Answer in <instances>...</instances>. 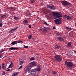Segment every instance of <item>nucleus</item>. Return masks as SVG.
Returning a JSON list of instances; mask_svg holds the SVG:
<instances>
[{
	"label": "nucleus",
	"mask_w": 76,
	"mask_h": 76,
	"mask_svg": "<svg viewBox=\"0 0 76 76\" xmlns=\"http://www.w3.org/2000/svg\"><path fill=\"white\" fill-rule=\"evenodd\" d=\"M44 23L45 25H46L47 26H48L49 25L46 22H45Z\"/></svg>",
	"instance_id": "obj_31"
},
{
	"label": "nucleus",
	"mask_w": 76,
	"mask_h": 76,
	"mask_svg": "<svg viewBox=\"0 0 76 76\" xmlns=\"http://www.w3.org/2000/svg\"><path fill=\"white\" fill-rule=\"evenodd\" d=\"M58 39L59 41H64V39H63V38L61 37H58Z\"/></svg>",
	"instance_id": "obj_13"
},
{
	"label": "nucleus",
	"mask_w": 76,
	"mask_h": 76,
	"mask_svg": "<svg viewBox=\"0 0 76 76\" xmlns=\"http://www.w3.org/2000/svg\"><path fill=\"white\" fill-rule=\"evenodd\" d=\"M0 18V22H2V20Z\"/></svg>",
	"instance_id": "obj_44"
},
{
	"label": "nucleus",
	"mask_w": 76,
	"mask_h": 76,
	"mask_svg": "<svg viewBox=\"0 0 76 76\" xmlns=\"http://www.w3.org/2000/svg\"><path fill=\"white\" fill-rule=\"evenodd\" d=\"M32 38V36L31 35H29L28 37V39H31Z\"/></svg>",
	"instance_id": "obj_23"
},
{
	"label": "nucleus",
	"mask_w": 76,
	"mask_h": 76,
	"mask_svg": "<svg viewBox=\"0 0 76 76\" xmlns=\"http://www.w3.org/2000/svg\"><path fill=\"white\" fill-rule=\"evenodd\" d=\"M28 72L29 75H32L33 74H35L37 72L36 71V69H32L30 70H28Z\"/></svg>",
	"instance_id": "obj_6"
},
{
	"label": "nucleus",
	"mask_w": 76,
	"mask_h": 76,
	"mask_svg": "<svg viewBox=\"0 0 76 76\" xmlns=\"http://www.w3.org/2000/svg\"><path fill=\"white\" fill-rule=\"evenodd\" d=\"M3 26V23L0 22V27H1Z\"/></svg>",
	"instance_id": "obj_32"
},
{
	"label": "nucleus",
	"mask_w": 76,
	"mask_h": 76,
	"mask_svg": "<svg viewBox=\"0 0 76 76\" xmlns=\"http://www.w3.org/2000/svg\"><path fill=\"white\" fill-rule=\"evenodd\" d=\"M64 18L65 19H66L68 20H70L72 19V18L71 16L69 15H64Z\"/></svg>",
	"instance_id": "obj_7"
},
{
	"label": "nucleus",
	"mask_w": 76,
	"mask_h": 76,
	"mask_svg": "<svg viewBox=\"0 0 76 76\" xmlns=\"http://www.w3.org/2000/svg\"><path fill=\"white\" fill-rule=\"evenodd\" d=\"M1 18L2 19H4L6 17V15H1Z\"/></svg>",
	"instance_id": "obj_14"
},
{
	"label": "nucleus",
	"mask_w": 76,
	"mask_h": 76,
	"mask_svg": "<svg viewBox=\"0 0 76 76\" xmlns=\"http://www.w3.org/2000/svg\"><path fill=\"white\" fill-rule=\"evenodd\" d=\"M53 16H55L56 18H60L62 17V15L60 14V12H53Z\"/></svg>",
	"instance_id": "obj_2"
},
{
	"label": "nucleus",
	"mask_w": 76,
	"mask_h": 76,
	"mask_svg": "<svg viewBox=\"0 0 76 76\" xmlns=\"http://www.w3.org/2000/svg\"><path fill=\"white\" fill-rule=\"evenodd\" d=\"M66 28L67 31H69V30H72V29L71 28H69L68 27H66Z\"/></svg>",
	"instance_id": "obj_25"
},
{
	"label": "nucleus",
	"mask_w": 76,
	"mask_h": 76,
	"mask_svg": "<svg viewBox=\"0 0 76 76\" xmlns=\"http://www.w3.org/2000/svg\"><path fill=\"white\" fill-rule=\"evenodd\" d=\"M18 48H9V50H18Z\"/></svg>",
	"instance_id": "obj_17"
},
{
	"label": "nucleus",
	"mask_w": 76,
	"mask_h": 76,
	"mask_svg": "<svg viewBox=\"0 0 76 76\" xmlns=\"http://www.w3.org/2000/svg\"><path fill=\"white\" fill-rule=\"evenodd\" d=\"M72 43L70 42H69V43H68L67 45V46H68L69 47H70L71 48L72 47Z\"/></svg>",
	"instance_id": "obj_15"
},
{
	"label": "nucleus",
	"mask_w": 76,
	"mask_h": 76,
	"mask_svg": "<svg viewBox=\"0 0 76 76\" xmlns=\"http://www.w3.org/2000/svg\"><path fill=\"white\" fill-rule=\"evenodd\" d=\"M18 28H15L13 29H11V30L9 31V32L10 33H13V31H16V30Z\"/></svg>",
	"instance_id": "obj_11"
},
{
	"label": "nucleus",
	"mask_w": 76,
	"mask_h": 76,
	"mask_svg": "<svg viewBox=\"0 0 76 76\" xmlns=\"http://www.w3.org/2000/svg\"><path fill=\"white\" fill-rule=\"evenodd\" d=\"M28 71V70H26V73H27V71Z\"/></svg>",
	"instance_id": "obj_49"
},
{
	"label": "nucleus",
	"mask_w": 76,
	"mask_h": 76,
	"mask_svg": "<svg viewBox=\"0 0 76 76\" xmlns=\"http://www.w3.org/2000/svg\"><path fill=\"white\" fill-rule=\"evenodd\" d=\"M17 74L18 73H17V72H15L13 73L12 75L13 76H16L17 75Z\"/></svg>",
	"instance_id": "obj_22"
},
{
	"label": "nucleus",
	"mask_w": 76,
	"mask_h": 76,
	"mask_svg": "<svg viewBox=\"0 0 76 76\" xmlns=\"http://www.w3.org/2000/svg\"><path fill=\"white\" fill-rule=\"evenodd\" d=\"M2 68L4 69V64H2Z\"/></svg>",
	"instance_id": "obj_29"
},
{
	"label": "nucleus",
	"mask_w": 76,
	"mask_h": 76,
	"mask_svg": "<svg viewBox=\"0 0 76 76\" xmlns=\"http://www.w3.org/2000/svg\"><path fill=\"white\" fill-rule=\"evenodd\" d=\"M60 2L61 3L62 6H65V7L69 6V5H70L71 4L70 3L66 1H61Z\"/></svg>",
	"instance_id": "obj_1"
},
{
	"label": "nucleus",
	"mask_w": 76,
	"mask_h": 76,
	"mask_svg": "<svg viewBox=\"0 0 76 76\" xmlns=\"http://www.w3.org/2000/svg\"><path fill=\"white\" fill-rule=\"evenodd\" d=\"M5 50L2 49V50L0 51V54H1V53H3V51H4Z\"/></svg>",
	"instance_id": "obj_33"
},
{
	"label": "nucleus",
	"mask_w": 76,
	"mask_h": 76,
	"mask_svg": "<svg viewBox=\"0 0 76 76\" xmlns=\"http://www.w3.org/2000/svg\"><path fill=\"white\" fill-rule=\"evenodd\" d=\"M74 52L75 53V54H76V50H74Z\"/></svg>",
	"instance_id": "obj_47"
},
{
	"label": "nucleus",
	"mask_w": 76,
	"mask_h": 76,
	"mask_svg": "<svg viewBox=\"0 0 76 76\" xmlns=\"http://www.w3.org/2000/svg\"><path fill=\"white\" fill-rule=\"evenodd\" d=\"M32 66L31 65H29L28 66L27 69H28V70H30V69L32 68Z\"/></svg>",
	"instance_id": "obj_21"
},
{
	"label": "nucleus",
	"mask_w": 76,
	"mask_h": 76,
	"mask_svg": "<svg viewBox=\"0 0 76 76\" xmlns=\"http://www.w3.org/2000/svg\"><path fill=\"white\" fill-rule=\"evenodd\" d=\"M11 48H13V47H11Z\"/></svg>",
	"instance_id": "obj_53"
},
{
	"label": "nucleus",
	"mask_w": 76,
	"mask_h": 76,
	"mask_svg": "<svg viewBox=\"0 0 76 76\" xmlns=\"http://www.w3.org/2000/svg\"><path fill=\"white\" fill-rule=\"evenodd\" d=\"M61 18H60L59 19H59V20H61Z\"/></svg>",
	"instance_id": "obj_45"
},
{
	"label": "nucleus",
	"mask_w": 76,
	"mask_h": 76,
	"mask_svg": "<svg viewBox=\"0 0 76 76\" xmlns=\"http://www.w3.org/2000/svg\"><path fill=\"white\" fill-rule=\"evenodd\" d=\"M31 2L32 3H34L35 2V1H34V0H31Z\"/></svg>",
	"instance_id": "obj_35"
},
{
	"label": "nucleus",
	"mask_w": 76,
	"mask_h": 76,
	"mask_svg": "<svg viewBox=\"0 0 76 76\" xmlns=\"http://www.w3.org/2000/svg\"><path fill=\"white\" fill-rule=\"evenodd\" d=\"M2 74L3 75H6V73H5V72H4L2 73Z\"/></svg>",
	"instance_id": "obj_36"
},
{
	"label": "nucleus",
	"mask_w": 76,
	"mask_h": 76,
	"mask_svg": "<svg viewBox=\"0 0 76 76\" xmlns=\"http://www.w3.org/2000/svg\"><path fill=\"white\" fill-rule=\"evenodd\" d=\"M17 41H15L12 42L11 44L12 45H16V44H17Z\"/></svg>",
	"instance_id": "obj_12"
},
{
	"label": "nucleus",
	"mask_w": 76,
	"mask_h": 76,
	"mask_svg": "<svg viewBox=\"0 0 76 76\" xmlns=\"http://www.w3.org/2000/svg\"><path fill=\"white\" fill-rule=\"evenodd\" d=\"M57 48H61V46L60 45H58V46H57Z\"/></svg>",
	"instance_id": "obj_38"
},
{
	"label": "nucleus",
	"mask_w": 76,
	"mask_h": 76,
	"mask_svg": "<svg viewBox=\"0 0 76 76\" xmlns=\"http://www.w3.org/2000/svg\"><path fill=\"white\" fill-rule=\"evenodd\" d=\"M69 56H73V53L72 51H71L69 53Z\"/></svg>",
	"instance_id": "obj_24"
},
{
	"label": "nucleus",
	"mask_w": 76,
	"mask_h": 76,
	"mask_svg": "<svg viewBox=\"0 0 76 76\" xmlns=\"http://www.w3.org/2000/svg\"><path fill=\"white\" fill-rule=\"evenodd\" d=\"M36 67H37L36 69V70L37 72H39L41 70V68L40 66L39 65H36Z\"/></svg>",
	"instance_id": "obj_9"
},
{
	"label": "nucleus",
	"mask_w": 76,
	"mask_h": 76,
	"mask_svg": "<svg viewBox=\"0 0 76 76\" xmlns=\"http://www.w3.org/2000/svg\"><path fill=\"white\" fill-rule=\"evenodd\" d=\"M1 66H0V70H1Z\"/></svg>",
	"instance_id": "obj_50"
},
{
	"label": "nucleus",
	"mask_w": 76,
	"mask_h": 76,
	"mask_svg": "<svg viewBox=\"0 0 76 76\" xmlns=\"http://www.w3.org/2000/svg\"><path fill=\"white\" fill-rule=\"evenodd\" d=\"M67 51H69V52H70L71 50L67 49Z\"/></svg>",
	"instance_id": "obj_40"
},
{
	"label": "nucleus",
	"mask_w": 76,
	"mask_h": 76,
	"mask_svg": "<svg viewBox=\"0 0 76 76\" xmlns=\"http://www.w3.org/2000/svg\"><path fill=\"white\" fill-rule=\"evenodd\" d=\"M35 60V58L33 57H31L30 58V61H32V60Z\"/></svg>",
	"instance_id": "obj_26"
},
{
	"label": "nucleus",
	"mask_w": 76,
	"mask_h": 76,
	"mask_svg": "<svg viewBox=\"0 0 76 76\" xmlns=\"http://www.w3.org/2000/svg\"><path fill=\"white\" fill-rule=\"evenodd\" d=\"M55 49L56 50V49H59V48H55Z\"/></svg>",
	"instance_id": "obj_48"
},
{
	"label": "nucleus",
	"mask_w": 76,
	"mask_h": 76,
	"mask_svg": "<svg viewBox=\"0 0 76 76\" xmlns=\"http://www.w3.org/2000/svg\"><path fill=\"white\" fill-rule=\"evenodd\" d=\"M55 59L58 62H60L62 61V58L59 55H57L55 56Z\"/></svg>",
	"instance_id": "obj_3"
},
{
	"label": "nucleus",
	"mask_w": 76,
	"mask_h": 76,
	"mask_svg": "<svg viewBox=\"0 0 76 76\" xmlns=\"http://www.w3.org/2000/svg\"><path fill=\"white\" fill-rule=\"evenodd\" d=\"M36 62L34 61L31 63V66H34V65H35V64H36Z\"/></svg>",
	"instance_id": "obj_18"
},
{
	"label": "nucleus",
	"mask_w": 76,
	"mask_h": 76,
	"mask_svg": "<svg viewBox=\"0 0 76 76\" xmlns=\"http://www.w3.org/2000/svg\"><path fill=\"white\" fill-rule=\"evenodd\" d=\"M23 48H28V46H24L23 47Z\"/></svg>",
	"instance_id": "obj_41"
},
{
	"label": "nucleus",
	"mask_w": 76,
	"mask_h": 76,
	"mask_svg": "<svg viewBox=\"0 0 76 76\" xmlns=\"http://www.w3.org/2000/svg\"><path fill=\"white\" fill-rule=\"evenodd\" d=\"M7 72H9V71H10V69H8L7 70Z\"/></svg>",
	"instance_id": "obj_43"
},
{
	"label": "nucleus",
	"mask_w": 76,
	"mask_h": 76,
	"mask_svg": "<svg viewBox=\"0 0 76 76\" xmlns=\"http://www.w3.org/2000/svg\"><path fill=\"white\" fill-rule=\"evenodd\" d=\"M12 64L13 65V62L12 61L11 62V64Z\"/></svg>",
	"instance_id": "obj_46"
},
{
	"label": "nucleus",
	"mask_w": 76,
	"mask_h": 76,
	"mask_svg": "<svg viewBox=\"0 0 76 76\" xmlns=\"http://www.w3.org/2000/svg\"><path fill=\"white\" fill-rule=\"evenodd\" d=\"M23 24H24L26 25H28V20H27L26 19L24 20L23 21Z\"/></svg>",
	"instance_id": "obj_10"
},
{
	"label": "nucleus",
	"mask_w": 76,
	"mask_h": 76,
	"mask_svg": "<svg viewBox=\"0 0 76 76\" xmlns=\"http://www.w3.org/2000/svg\"><path fill=\"white\" fill-rule=\"evenodd\" d=\"M13 65L12 64H10L9 65V66L8 67V69L9 68H12Z\"/></svg>",
	"instance_id": "obj_28"
},
{
	"label": "nucleus",
	"mask_w": 76,
	"mask_h": 76,
	"mask_svg": "<svg viewBox=\"0 0 76 76\" xmlns=\"http://www.w3.org/2000/svg\"><path fill=\"white\" fill-rule=\"evenodd\" d=\"M31 26H31V25H30V24L28 26L29 28H31Z\"/></svg>",
	"instance_id": "obj_37"
},
{
	"label": "nucleus",
	"mask_w": 76,
	"mask_h": 76,
	"mask_svg": "<svg viewBox=\"0 0 76 76\" xmlns=\"http://www.w3.org/2000/svg\"><path fill=\"white\" fill-rule=\"evenodd\" d=\"M75 25L76 26V23L75 24Z\"/></svg>",
	"instance_id": "obj_52"
},
{
	"label": "nucleus",
	"mask_w": 76,
	"mask_h": 76,
	"mask_svg": "<svg viewBox=\"0 0 76 76\" xmlns=\"http://www.w3.org/2000/svg\"><path fill=\"white\" fill-rule=\"evenodd\" d=\"M52 72L53 75H56L57 74V72L54 71H53Z\"/></svg>",
	"instance_id": "obj_30"
},
{
	"label": "nucleus",
	"mask_w": 76,
	"mask_h": 76,
	"mask_svg": "<svg viewBox=\"0 0 76 76\" xmlns=\"http://www.w3.org/2000/svg\"><path fill=\"white\" fill-rule=\"evenodd\" d=\"M65 63L66 66L69 68H71V67H73V64L71 62H65Z\"/></svg>",
	"instance_id": "obj_5"
},
{
	"label": "nucleus",
	"mask_w": 76,
	"mask_h": 76,
	"mask_svg": "<svg viewBox=\"0 0 76 76\" xmlns=\"http://www.w3.org/2000/svg\"><path fill=\"white\" fill-rule=\"evenodd\" d=\"M1 57H2V56H0V58H1Z\"/></svg>",
	"instance_id": "obj_51"
},
{
	"label": "nucleus",
	"mask_w": 76,
	"mask_h": 76,
	"mask_svg": "<svg viewBox=\"0 0 76 76\" xmlns=\"http://www.w3.org/2000/svg\"><path fill=\"white\" fill-rule=\"evenodd\" d=\"M51 9L52 10H55L56 9V7L53 5H52L51 6Z\"/></svg>",
	"instance_id": "obj_19"
},
{
	"label": "nucleus",
	"mask_w": 76,
	"mask_h": 76,
	"mask_svg": "<svg viewBox=\"0 0 76 76\" xmlns=\"http://www.w3.org/2000/svg\"><path fill=\"white\" fill-rule=\"evenodd\" d=\"M14 19L15 20H19L20 18L18 17H16V16L14 17Z\"/></svg>",
	"instance_id": "obj_16"
},
{
	"label": "nucleus",
	"mask_w": 76,
	"mask_h": 76,
	"mask_svg": "<svg viewBox=\"0 0 76 76\" xmlns=\"http://www.w3.org/2000/svg\"><path fill=\"white\" fill-rule=\"evenodd\" d=\"M24 61H21L20 62V65H22V64H23Z\"/></svg>",
	"instance_id": "obj_27"
},
{
	"label": "nucleus",
	"mask_w": 76,
	"mask_h": 76,
	"mask_svg": "<svg viewBox=\"0 0 76 76\" xmlns=\"http://www.w3.org/2000/svg\"><path fill=\"white\" fill-rule=\"evenodd\" d=\"M54 21L56 25H60L61 23V21L59 19H56L54 20Z\"/></svg>",
	"instance_id": "obj_8"
},
{
	"label": "nucleus",
	"mask_w": 76,
	"mask_h": 76,
	"mask_svg": "<svg viewBox=\"0 0 76 76\" xmlns=\"http://www.w3.org/2000/svg\"><path fill=\"white\" fill-rule=\"evenodd\" d=\"M17 43H19L20 44H22L23 43V42L22 41H21V40H19V41H17Z\"/></svg>",
	"instance_id": "obj_20"
},
{
	"label": "nucleus",
	"mask_w": 76,
	"mask_h": 76,
	"mask_svg": "<svg viewBox=\"0 0 76 76\" xmlns=\"http://www.w3.org/2000/svg\"><path fill=\"white\" fill-rule=\"evenodd\" d=\"M53 29H56V27L53 26Z\"/></svg>",
	"instance_id": "obj_42"
},
{
	"label": "nucleus",
	"mask_w": 76,
	"mask_h": 76,
	"mask_svg": "<svg viewBox=\"0 0 76 76\" xmlns=\"http://www.w3.org/2000/svg\"><path fill=\"white\" fill-rule=\"evenodd\" d=\"M50 29L47 27H44L43 28H40L39 29V31H42L43 32H46V31H48Z\"/></svg>",
	"instance_id": "obj_4"
},
{
	"label": "nucleus",
	"mask_w": 76,
	"mask_h": 76,
	"mask_svg": "<svg viewBox=\"0 0 76 76\" xmlns=\"http://www.w3.org/2000/svg\"><path fill=\"white\" fill-rule=\"evenodd\" d=\"M47 8H48L49 9H51V6H50L49 5H48L47 6Z\"/></svg>",
	"instance_id": "obj_34"
},
{
	"label": "nucleus",
	"mask_w": 76,
	"mask_h": 76,
	"mask_svg": "<svg viewBox=\"0 0 76 76\" xmlns=\"http://www.w3.org/2000/svg\"><path fill=\"white\" fill-rule=\"evenodd\" d=\"M21 68H22V65H21L19 68L18 69H21Z\"/></svg>",
	"instance_id": "obj_39"
}]
</instances>
